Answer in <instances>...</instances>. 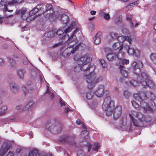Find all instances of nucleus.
Listing matches in <instances>:
<instances>
[{
	"label": "nucleus",
	"instance_id": "22",
	"mask_svg": "<svg viewBox=\"0 0 156 156\" xmlns=\"http://www.w3.org/2000/svg\"><path fill=\"white\" fill-rule=\"evenodd\" d=\"M142 85L144 87L147 86L151 88H153L154 86V83L150 78L149 79L148 81H143Z\"/></svg>",
	"mask_w": 156,
	"mask_h": 156
},
{
	"label": "nucleus",
	"instance_id": "59",
	"mask_svg": "<svg viewBox=\"0 0 156 156\" xmlns=\"http://www.w3.org/2000/svg\"><path fill=\"white\" fill-rule=\"evenodd\" d=\"M10 62L11 63V64L12 65V66H14V65L15 64V62L14 61H13V60H10Z\"/></svg>",
	"mask_w": 156,
	"mask_h": 156
},
{
	"label": "nucleus",
	"instance_id": "36",
	"mask_svg": "<svg viewBox=\"0 0 156 156\" xmlns=\"http://www.w3.org/2000/svg\"><path fill=\"white\" fill-rule=\"evenodd\" d=\"M135 50L133 48H131L128 47L127 52L130 55H133L134 54V51Z\"/></svg>",
	"mask_w": 156,
	"mask_h": 156
},
{
	"label": "nucleus",
	"instance_id": "48",
	"mask_svg": "<svg viewBox=\"0 0 156 156\" xmlns=\"http://www.w3.org/2000/svg\"><path fill=\"white\" fill-rule=\"evenodd\" d=\"M19 87L18 86L16 85V86L13 88V90L12 91V92L13 93H16L18 91Z\"/></svg>",
	"mask_w": 156,
	"mask_h": 156
},
{
	"label": "nucleus",
	"instance_id": "5",
	"mask_svg": "<svg viewBox=\"0 0 156 156\" xmlns=\"http://www.w3.org/2000/svg\"><path fill=\"white\" fill-rule=\"evenodd\" d=\"M111 99L109 97H106L104 100L102 105L103 109L106 112V114L108 116L112 115V110H114V106L111 104Z\"/></svg>",
	"mask_w": 156,
	"mask_h": 156
},
{
	"label": "nucleus",
	"instance_id": "34",
	"mask_svg": "<svg viewBox=\"0 0 156 156\" xmlns=\"http://www.w3.org/2000/svg\"><path fill=\"white\" fill-rule=\"evenodd\" d=\"M93 93L92 90H90L88 92L86 95V98L88 99H91L93 97Z\"/></svg>",
	"mask_w": 156,
	"mask_h": 156
},
{
	"label": "nucleus",
	"instance_id": "37",
	"mask_svg": "<svg viewBox=\"0 0 156 156\" xmlns=\"http://www.w3.org/2000/svg\"><path fill=\"white\" fill-rule=\"evenodd\" d=\"M34 102L33 101L29 102L26 105L25 109L27 110L30 108L34 105Z\"/></svg>",
	"mask_w": 156,
	"mask_h": 156
},
{
	"label": "nucleus",
	"instance_id": "42",
	"mask_svg": "<svg viewBox=\"0 0 156 156\" xmlns=\"http://www.w3.org/2000/svg\"><path fill=\"white\" fill-rule=\"evenodd\" d=\"M78 156H85V152L82 150H80L78 151L77 153Z\"/></svg>",
	"mask_w": 156,
	"mask_h": 156
},
{
	"label": "nucleus",
	"instance_id": "15",
	"mask_svg": "<svg viewBox=\"0 0 156 156\" xmlns=\"http://www.w3.org/2000/svg\"><path fill=\"white\" fill-rule=\"evenodd\" d=\"M104 86L100 85L94 91V93L96 96L98 97H102L104 94Z\"/></svg>",
	"mask_w": 156,
	"mask_h": 156
},
{
	"label": "nucleus",
	"instance_id": "39",
	"mask_svg": "<svg viewBox=\"0 0 156 156\" xmlns=\"http://www.w3.org/2000/svg\"><path fill=\"white\" fill-rule=\"evenodd\" d=\"M109 35L111 38L112 39L116 38L118 36L116 33L113 32L110 33Z\"/></svg>",
	"mask_w": 156,
	"mask_h": 156
},
{
	"label": "nucleus",
	"instance_id": "57",
	"mask_svg": "<svg viewBox=\"0 0 156 156\" xmlns=\"http://www.w3.org/2000/svg\"><path fill=\"white\" fill-rule=\"evenodd\" d=\"M60 102L61 106L65 105V102L62 101L61 98L60 99Z\"/></svg>",
	"mask_w": 156,
	"mask_h": 156
},
{
	"label": "nucleus",
	"instance_id": "19",
	"mask_svg": "<svg viewBox=\"0 0 156 156\" xmlns=\"http://www.w3.org/2000/svg\"><path fill=\"white\" fill-rule=\"evenodd\" d=\"M10 147V146L3 145L0 149V156L4 155L9 150Z\"/></svg>",
	"mask_w": 156,
	"mask_h": 156
},
{
	"label": "nucleus",
	"instance_id": "14",
	"mask_svg": "<svg viewBox=\"0 0 156 156\" xmlns=\"http://www.w3.org/2000/svg\"><path fill=\"white\" fill-rule=\"evenodd\" d=\"M150 78L148 75L145 72L142 73L140 76H139L137 78V81L142 84L143 81H148Z\"/></svg>",
	"mask_w": 156,
	"mask_h": 156
},
{
	"label": "nucleus",
	"instance_id": "17",
	"mask_svg": "<svg viewBox=\"0 0 156 156\" xmlns=\"http://www.w3.org/2000/svg\"><path fill=\"white\" fill-rule=\"evenodd\" d=\"M52 8V6L51 5L49 4L46 5L45 12H44V15H45V17H49L53 13V11Z\"/></svg>",
	"mask_w": 156,
	"mask_h": 156
},
{
	"label": "nucleus",
	"instance_id": "45",
	"mask_svg": "<svg viewBox=\"0 0 156 156\" xmlns=\"http://www.w3.org/2000/svg\"><path fill=\"white\" fill-rule=\"evenodd\" d=\"M130 82L131 85L133 86L136 87L137 85V82L134 80H131Z\"/></svg>",
	"mask_w": 156,
	"mask_h": 156
},
{
	"label": "nucleus",
	"instance_id": "55",
	"mask_svg": "<svg viewBox=\"0 0 156 156\" xmlns=\"http://www.w3.org/2000/svg\"><path fill=\"white\" fill-rule=\"evenodd\" d=\"M100 63L104 67H105L106 66V63L105 62V61L104 60H101L100 61Z\"/></svg>",
	"mask_w": 156,
	"mask_h": 156
},
{
	"label": "nucleus",
	"instance_id": "26",
	"mask_svg": "<svg viewBox=\"0 0 156 156\" xmlns=\"http://www.w3.org/2000/svg\"><path fill=\"white\" fill-rule=\"evenodd\" d=\"M113 48L115 50L120 51L122 49V46L118 42L115 43L112 46Z\"/></svg>",
	"mask_w": 156,
	"mask_h": 156
},
{
	"label": "nucleus",
	"instance_id": "12",
	"mask_svg": "<svg viewBox=\"0 0 156 156\" xmlns=\"http://www.w3.org/2000/svg\"><path fill=\"white\" fill-rule=\"evenodd\" d=\"M75 23L73 22L67 29H65L64 27H63L58 29L56 32V34L58 35H60L63 34L64 32L65 34L69 33L72 30L73 28L75 27Z\"/></svg>",
	"mask_w": 156,
	"mask_h": 156
},
{
	"label": "nucleus",
	"instance_id": "9",
	"mask_svg": "<svg viewBox=\"0 0 156 156\" xmlns=\"http://www.w3.org/2000/svg\"><path fill=\"white\" fill-rule=\"evenodd\" d=\"M81 45V44H79L76 46H74V45H71L70 47H68L62 53V56L64 58H67L71 54H73L75 51L80 48Z\"/></svg>",
	"mask_w": 156,
	"mask_h": 156
},
{
	"label": "nucleus",
	"instance_id": "4",
	"mask_svg": "<svg viewBox=\"0 0 156 156\" xmlns=\"http://www.w3.org/2000/svg\"><path fill=\"white\" fill-rule=\"evenodd\" d=\"M77 31V30H76L70 37H69V35L68 34H65L61 39L60 40L61 41H60L59 42L55 44L53 46V48H55L58 47L60 45L66 42H67L68 43L74 42L76 43L77 41V38L76 35H75V34L76 33Z\"/></svg>",
	"mask_w": 156,
	"mask_h": 156
},
{
	"label": "nucleus",
	"instance_id": "62",
	"mask_svg": "<svg viewBox=\"0 0 156 156\" xmlns=\"http://www.w3.org/2000/svg\"><path fill=\"white\" fill-rule=\"evenodd\" d=\"M50 95L51 96V97L52 99H53L54 98V93H52L50 94Z\"/></svg>",
	"mask_w": 156,
	"mask_h": 156
},
{
	"label": "nucleus",
	"instance_id": "7",
	"mask_svg": "<svg viewBox=\"0 0 156 156\" xmlns=\"http://www.w3.org/2000/svg\"><path fill=\"white\" fill-rule=\"evenodd\" d=\"M84 75L86 77V79L88 84L87 87L89 89H92L94 86L95 84L99 81V78L96 79V75L94 72L90 73L89 75H87L85 73H84Z\"/></svg>",
	"mask_w": 156,
	"mask_h": 156
},
{
	"label": "nucleus",
	"instance_id": "44",
	"mask_svg": "<svg viewBox=\"0 0 156 156\" xmlns=\"http://www.w3.org/2000/svg\"><path fill=\"white\" fill-rule=\"evenodd\" d=\"M138 4L137 2H136L134 3H131L127 5V8L128 9Z\"/></svg>",
	"mask_w": 156,
	"mask_h": 156
},
{
	"label": "nucleus",
	"instance_id": "29",
	"mask_svg": "<svg viewBox=\"0 0 156 156\" xmlns=\"http://www.w3.org/2000/svg\"><path fill=\"white\" fill-rule=\"evenodd\" d=\"M25 73L24 70L19 69L17 71V74L19 77L21 79H23L24 77V75Z\"/></svg>",
	"mask_w": 156,
	"mask_h": 156
},
{
	"label": "nucleus",
	"instance_id": "3",
	"mask_svg": "<svg viewBox=\"0 0 156 156\" xmlns=\"http://www.w3.org/2000/svg\"><path fill=\"white\" fill-rule=\"evenodd\" d=\"M129 116L131 122L134 126L141 127L143 126L144 116L142 113L133 111L129 114Z\"/></svg>",
	"mask_w": 156,
	"mask_h": 156
},
{
	"label": "nucleus",
	"instance_id": "11",
	"mask_svg": "<svg viewBox=\"0 0 156 156\" xmlns=\"http://www.w3.org/2000/svg\"><path fill=\"white\" fill-rule=\"evenodd\" d=\"M131 66L133 68V73L138 74L140 71V69L143 66V64L140 61L137 62L134 61L132 64Z\"/></svg>",
	"mask_w": 156,
	"mask_h": 156
},
{
	"label": "nucleus",
	"instance_id": "41",
	"mask_svg": "<svg viewBox=\"0 0 156 156\" xmlns=\"http://www.w3.org/2000/svg\"><path fill=\"white\" fill-rule=\"evenodd\" d=\"M131 103L132 105L136 108H138L139 107V105L134 100L131 101Z\"/></svg>",
	"mask_w": 156,
	"mask_h": 156
},
{
	"label": "nucleus",
	"instance_id": "63",
	"mask_svg": "<svg viewBox=\"0 0 156 156\" xmlns=\"http://www.w3.org/2000/svg\"><path fill=\"white\" fill-rule=\"evenodd\" d=\"M76 123L78 125H80L81 124V122L80 120L77 119L76 121Z\"/></svg>",
	"mask_w": 156,
	"mask_h": 156
},
{
	"label": "nucleus",
	"instance_id": "1",
	"mask_svg": "<svg viewBox=\"0 0 156 156\" xmlns=\"http://www.w3.org/2000/svg\"><path fill=\"white\" fill-rule=\"evenodd\" d=\"M135 99L140 102V106L145 111H151L152 108L145 101L147 98L150 99H153L155 98L154 94L151 91H148L145 93L141 92L133 94Z\"/></svg>",
	"mask_w": 156,
	"mask_h": 156
},
{
	"label": "nucleus",
	"instance_id": "33",
	"mask_svg": "<svg viewBox=\"0 0 156 156\" xmlns=\"http://www.w3.org/2000/svg\"><path fill=\"white\" fill-rule=\"evenodd\" d=\"M150 58L152 62L156 64V54L151 53L150 55Z\"/></svg>",
	"mask_w": 156,
	"mask_h": 156
},
{
	"label": "nucleus",
	"instance_id": "35",
	"mask_svg": "<svg viewBox=\"0 0 156 156\" xmlns=\"http://www.w3.org/2000/svg\"><path fill=\"white\" fill-rule=\"evenodd\" d=\"M39 9L37 8H34L33 10L30 11L29 12V16L35 15L37 12L38 11Z\"/></svg>",
	"mask_w": 156,
	"mask_h": 156
},
{
	"label": "nucleus",
	"instance_id": "53",
	"mask_svg": "<svg viewBox=\"0 0 156 156\" xmlns=\"http://www.w3.org/2000/svg\"><path fill=\"white\" fill-rule=\"evenodd\" d=\"M121 21V19L120 18V16H119V17H117L116 19H115V22L117 23H119Z\"/></svg>",
	"mask_w": 156,
	"mask_h": 156
},
{
	"label": "nucleus",
	"instance_id": "58",
	"mask_svg": "<svg viewBox=\"0 0 156 156\" xmlns=\"http://www.w3.org/2000/svg\"><path fill=\"white\" fill-rule=\"evenodd\" d=\"M6 156H14V154L9 151Z\"/></svg>",
	"mask_w": 156,
	"mask_h": 156
},
{
	"label": "nucleus",
	"instance_id": "10",
	"mask_svg": "<svg viewBox=\"0 0 156 156\" xmlns=\"http://www.w3.org/2000/svg\"><path fill=\"white\" fill-rule=\"evenodd\" d=\"M27 9L26 8H23L21 9L16 10V14L17 15H21L22 18L23 20H26L27 22L30 20L29 15V13L27 12Z\"/></svg>",
	"mask_w": 156,
	"mask_h": 156
},
{
	"label": "nucleus",
	"instance_id": "16",
	"mask_svg": "<svg viewBox=\"0 0 156 156\" xmlns=\"http://www.w3.org/2000/svg\"><path fill=\"white\" fill-rule=\"evenodd\" d=\"M127 119L126 116H125L122 117L121 119V125L125 127V128L129 129V131L132 130V126L131 123L129 125H127Z\"/></svg>",
	"mask_w": 156,
	"mask_h": 156
},
{
	"label": "nucleus",
	"instance_id": "2",
	"mask_svg": "<svg viewBox=\"0 0 156 156\" xmlns=\"http://www.w3.org/2000/svg\"><path fill=\"white\" fill-rule=\"evenodd\" d=\"M74 60L77 61V63L78 65L75 69V71L77 70V68H80L81 70L84 72L86 71L88 73L89 70L91 69H93L94 67L89 65L88 63L91 60V58L88 57L87 55L79 58L78 55H76L74 57Z\"/></svg>",
	"mask_w": 156,
	"mask_h": 156
},
{
	"label": "nucleus",
	"instance_id": "52",
	"mask_svg": "<svg viewBox=\"0 0 156 156\" xmlns=\"http://www.w3.org/2000/svg\"><path fill=\"white\" fill-rule=\"evenodd\" d=\"M123 94L126 98L129 95V93L127 90H125L123 92Z\"/></svg>",
	"mask_w": 156,
	"mask_h": 156
},
{
	"label": "nucleus",
	"instance_id": "61",
	"mask_svg": "<svg viewBox=\"0 0 156 156\" xmlns=\"http://www.w3.org/2000/svg\"><path fill=\"white\" fill-rule=\"evenodd\" d=\"M96 12L94 11H91L90 13L92 15H94L95 14Z\"/></svg>",
	"mask_w": 156,
	"mask_h": 156
},
{
	"label": "nucleus",
	"instance_id": "30",
	"mask_svg": "<svg viewBox=\"0 0 156 156\" xmlns=\"http://www.w3.org/2000/svg\"><path fill=\"white\" fill-rule=\"evenodd\" d=\"M126 19L129 22L130 27L132 28L134 26L133 16H127Z\"/></svg>",
	"mask_w": 156,
	"mask_h": 156
},
{
	"label": "nucleus",
	"instance_id": "38",
	"mask_svg": "<svg viewBox=\"0 0 156 156\" xmlns=\"http://www.w3.org/2000/svg\"><path fill=\"white\" fill-rule=\"evenodd\" d=\"M23 0H12L10 1V4L11 5H14L15 4L20 3H21Z\"/></svg>",
	"mask_w": 156,
	"mask_h": 156
},
{
	"label": "nucleus",
	"instance_id": "24",
	"mask_svg": "<svg viewBox=\"0 0 156 156\" xmlns=\"http://www.w3.org/2000/svg\"><path fill=\"white\" fill-rule=\"evenodd\" d=\"M102 34L101 32H99L96 34L94 41L95 44H98L100 42L101 40L100 37L102 35Z\"/></svg>",
	"mask_w": 156,
	"mask_h": 156
},
{
	"label": "nucleus",
	"instance_id": "23",
	"mask_svg": "<svg viewBox=\"0 0 156 156\" xmlns=\"http://www.w3.org/2000/svg\"><path fill=\"white\" fill-rule=\"evenodd\" d=\"M119 68L122 76L124 78H127L128 75V73L125 70V68L123 65H119Z\"/></svg>",
	"mask_w": 156,
	"mask_h": 156
},
{
	"label": "nucleus",
	"instance_id": "49",
	"mask_svg": "<svg viewBox=\"0 0 156 156\" xmlns=\"http://www.w3.org/2000/svg\"><path fill=\"white\" fill-rule=\"evenodd\" d=\"M19 87L18 86L16 85V86L13 88V90L12 91V92L13 93H16L18 91Z\"/></svg>",
	"mask_w": 156,
	"mask_h": 156
},
{
	"label": "nucleus",
	"instance_id": "54",
	"mask_svg": "<svg viewBox=\"0 0 156 156\" xmlns=\"http://www.w3.org/2000/svg\"><path fill=\"white\" fill-rule=\"evenodd\" d=\"M16 84L13 83H11L10 84V87L11 91L13 90V88L16 86Z\"/></svg>",
	"mask_w": 156,
	"mask_h": 156
},
{
	"label": "nucleus",
	"instance_id": "64",
	"mask_svg": "<svg viewBox=\"0 0 156 156\" xmlns=\"http://www.w3.org/2000/svg\"><path fill=\"white\" fill-rule=\"evenodd\" d=\"M70 110L69 108H65V111L66 112H68Z\"/></svg>",
	"mask_w": 156,
	"mask_h": 156
},
{
	"label": "nucleus",
	"instance_id": "50",
	"mask_svg": "<svg viewBox=\"0 0 156 156\" xmlns=\"http://www.w3.org/2000/svg\"><path fill=\"white\" fill-rule=\"evenodd\" d=\"M135 55L136 57H138L140 55V53L139 50L138 49H135L134 51V54Z\"/></svg>",
	"mask_w": 156,
	"mask_h": 156
},
{
	"label": "nucleus",
	"instance_id": "27",
	"mask_svg": "<svg viewBox=\"0 0 156 156\" xmlns=\"http://www.w3.org/2000/svg\"><path fill=\"white\" fill-rule=\"evenodd\" d=\"M92 151L98 152V149L101 147L100 144L98 143H95L92 146Z\"/></svg>",
	"mask_w": 156,
	"mask_h": 156
},
{
	"label": "nucleus",
	"instance_id": "28",
	"mask_svg": "<svg viewBox=\"0 0 156 156\" xmlns=\"http://www.w3.org/2000/svg\"><path fill=\"white\" fill-rule=\"evenodd\" d=\"M61 21L64 24H66L69 20L68 16L66 15L62 16L60 19Z\"/></svg>",
	"mask_w": 156,
	"mask_h": 156
},
{
	"label": "nucleus",
	"instance_id": "46",
	"mask_svg": "<svg viewBox=\"0 0 156 156\" xmlns=\"http://www.w3.org/2000/svg\"><path fill=\"white\" fill-rule=\"evenodd\" d=\"M152 120L151 118L149 116H147L145 117V118H144V121H145L146 122H150Z\"/></svg>",
	"mask_w": 156,
	"mask_h": 156
},
{
	"label": "nucleus",
	"instance_id": "21",
	"mask_svg": "<svg viewBox=\"0 0 156 156\" xmlns=\"http://www.w3.org/2000/svg\"><path fill=\"white\" fill-rule=\"evenodd\" d=\"M117 40L120 42H123L125 41L128 42L129 44H131V39L129 37L121 36L117 37Z\"/></svg>",
	"mask_w": 156,
	"mask_h": 156
},
{
	"label": "nucleus",
	"instance_id": "6",
	"mask_svg": "<svg viewBox=\"0 0 156 156\" xmlns=\"http://www.w3.org/2000/svg\"><path fill=\"white\" fill-rule=\"evenodd\" d=\"M106 53V58L110 61H112L114 60L118 61L119 59H120L122 57V52H119L116 54L112 50L107 48L105 49Z\"/></svg>",
	"mask_w": 156,
	"mask_h": 156
},
{
	"label": "nucleus",
	"instance_id": "25",
	"mask_svg": "<svg viewBox=\"0 0 156 156\" xmlns=\"http://www.w3.org/2000/svg\"><path fill=\"white\" fill-rule=\"evenodd\" d=\"M28 156H46V155H42L38 153V151L36 150L31 151L29 153Z\"/></svg>",
	"mask_w": 156,
	"mask_h": 156
},
{
	"label": "nucleus",
	"instance_id": "43",
	"mask_svg": "<svg viewBox=\"0 0 156 156\" xmlns=\"http://www.w3.org/2000/svg\"><path fill=\"white\" fill-rule=\"evenodd\" d=\"M122 31L124 34H129V32L128 30L126 28H123L122 29Z\"/></svg>",
	"mask_w": 156,
	"mask_h": 156
},
{
	"label": "nucleus",
	"instance_id": "40",
	"mask_svg": "<svg viewBox=\"0 0 156 156\" xmlns=\"http://www.w3.org/2000/svg\"><path fill=\"white\" fill-rule=\"evenodd\" d=\"M100 14L102 15L103 14L104 15V18L106 20H109L110 18L109 14H108L103 13L102 12H101Z\"/></svg>",
	"mask_w": 156,
	"mask_h": 156
},
{
	"label": "nucleus",
	"instance_id": "13",
	"mask_svg": "<svg viewBox=\"0 0 156 156\" xmlns=\"http://www.w3.org/2000/svg\"><path fill=\"white\" fill-rule=\"evenodd\" d=\"M112 110V114L115 120H117L119 119L122 113V107L120 105L117 106L114 109V112Z\"/></svg>",
	"mask_w": 156,
	"mask_h": 156
},
{
	"label": "nucleus",
	"instance_id": "51",
	"mask_svg": "<svg viewBox=\"0 0 156 156\" xmlns=\"http://www.w3.org/2000/svg\"><path fill=\"white\" fill-rule=\"evenodd\" d=\"M15 109L17 110H19L20 109H22V110H25V109L22 108V106L21 105H19L16 106Z\"/></svg>",
	"mask_w": 156,
	"mask_h": 156
},
{
	"label": "nucleus",
	"instance_id": "47",
	"mask_svg": "<svg viewBox=\"0 0 156 156\" xmlns=\"http://www.w3.org/2000/svg\"><path fill=\"white\" fill-rule=\"evenodd\" d=\"M38 11L40 13V14L41 13H43L44 16L45 17V15H44V12L45 11H44V9L43 8H41L39 9Z\"/></svg>",
	"mask_w": 156,
	"mask_h": 156
},
{
	"label": "nucleus",
	"instance_id": "60",
	"mask_svg": "<svg viewBox=\"0 0 156 156\" xmlns=\"http://www.w3.org/2000/svg\"><path fill=\"white\" fill-rule=\"evenodd\" d=\"M84 133H85L87 135L88 134V132L86 130H84V131H83L82 132L81 134L82 135Z\"/></svg>",
	"mask_w": 156,
	"mask_h": 156
},
{
	"label": "nucleus",
	"instance_id": "18",
	"mask_svg": "<svg viewBox=\"0 0 156 156\" xmlns=\"http://www.w3.org/2000/svg\"><path fill=\"white\" fill-rule=\"evenodd\" d=\"M10 2H7L5 1V0H1L0 2V4L1 5L4 6V8L3 10V12L5 13L6 11H8L10 12H11L13 11V10H9L7 6L9 5H11V4L10 3Z\"/></svg>",
	"mask_w": 156,
	"mask_h": 156
},
{
	"label": "nucleus",
	"instance_id": "32",
	"mask_svg": "<svg viewBox=\"0 0 156 156\" xmlns=\"http://www.w3.org/2000/svg\"><path fill=\"white\" fill-rule=\"evenodd\" d=\"M55 32L54 31H50L46 34V36L48 37H54L55 34Z\"/></svg>",
	"mask_w": 156,
	"mask_h": 156
},
{
	"label": "nucleus",
	"instance_id": "20",
	"mask_svg": "<svg viewBox=\"0 0 156 156\" xmlns=\"http://www.w3.org/2000/svg\"><path fill=\"white\" fill-rule=\"evenodd\" d=\"M124 53L122 52V58L120 59H119L118 61V63L116 62V65L118 66H119L120 65H123L124 66V63L125 64H129V60H126L124 59Z\"/></svg>",
	"mask_w": 156,
	"mask_h": 156
},
{
	"label": "nucleus",
	"instance_id": "31",
	"mask_svg": "<svg viewBox=\"0 0 156 156\" xmlns=\"http://www.w3.org/2000/svg\"><path fill=\"white\" fill-rule=\"evenodd\" d=\"M7 111V107L6 106H4L1 108L0 111V116L5 114Z\"/></svg>",
	"mask_w": 156,
	"mask_h": 156
},
{
	"label": "nucleus",
	"instance_id": "8",
	"mask_svg": "<svg viewBox=\"0 0 156 156\" xmlns=\"http://www.w3.org/2000/svg\"><path fill=\"white\" fill-rule=\"evenodd\" d=\"M46 128L52 131L55 133H60L62 131V125L59 123L55 122L53 123H48L46 125Z\"/></svg>",
	"mask_w": 156,
	"mask_h": 156
},
{
	"label": "nucleus",
	"instance_id": "56",
	"mask_svg": "<svg viewBox=\"0 0 156 156\" xmlns=\"http://www.w3.org/2000/svg\"><path fill=\"white\" fill-rule=\"evenodd\" d=\"M4 64V62L3 60L0 58V66H3Z\"/></svg>",
	"mask_w": 156,
	"mask_h": 156
}]
</instances>
